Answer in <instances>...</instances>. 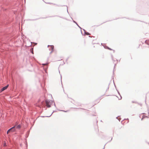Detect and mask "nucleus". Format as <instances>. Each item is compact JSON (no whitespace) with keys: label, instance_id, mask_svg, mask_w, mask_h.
<instances>
[{"label":"nucleus","instance_id":"obj_1","mask_svg":"<svg viewBox=\"0 0 149 149\" xmlns=\"http://www.w3.org/2000/svg\"><path fill=\"white\" fill-rule=\"evenodd\" d=\"M46 106L48 107H50L51 105L52 104L53 102L52 100H47L46 101Z\"/></svg>","mask_w":149,"mask_h":149},{"label":"nucleus","instance_id":"obj_2","mask_svg":"<svg viewBox=\"0 0 149 149\" xmlns=\"http://www.w3.org/2000/svg\"><path fill=\"white\" fill-rule=\"evenodd\" d=\"M8 85H7V86H6L4 87H3V88L1 90V91H2L4 90H5L8 87Z\"/></svg>","mask_w":149,"mask_h":149},{"label":"nucleus","instance_id":"obj_3","mask_svg":"<svg viewBox=\"0 0 149 149\" xmlns=\"http://www.w3.org/2000/svg\"><path fill=\"white\" fill-rule=\"evenodd\" d=\"M15 127H13L12 128H11L10 129H9V130H8L7 131V134H8L10 132V131L11 130H12L13 129H14V128H15Z\"/></svg>","mask_w":149,"mask_h":149},{"label":"nucleus","instance_id":"obj_4","mask_svg":"<svg viewBox=\"0 0 149 149\" xmlns=\"http://www.w3.org/2000/svg\"><path fill=\"white\" fill-rule=\"evenodd\" d=\"M14 127H15V128H16L18 129H19L20 128V126L19 125H17V126H15Z\"/></svg>","mask_w":149,"mask_h":149},{"label":"nucleus","instance_id":"obj_5","mask_svg":"<svg viewBox=\"0 0 149 149\" xmlns=\"http://www.w3.org/2000/svg\"><path fill=\"white\" fill-rule=\"evenodd\" d=\"M49 47L50 48H51V49L53 50V49H54V47L53 46H52V45H51V46H49Z\"/></svg>","mask_w":149,"mask_h":149},{"label":"nucleus","instance_id":"obj_6","mask_svg":"<svg viewBox=\"0 0 149 149\" xmlns=\"http://www.w3.org/2000/svg\"><path fill=\"white\" fill-rule=\"evenodd\" d=\"M83 31H84V32L86 34H87V35H89V33H86V32H85V30H84V29H83Z\"/></svg>","mask_w":149,"mask_h":149},{"label":"nucleus","instance_id":"obj_7","mask_svg":"<svg viewBox=\"0 0 149 149\" xmlns=\"http://www.w3.org/2000/svg\"><path fill=\"white\" fill-rule=\"evenodd\" d=\"M15 131V128H14V129H13V130H10V131H11V132H14Z\"/></svg>","mask_w":149,"mask_h":149},{"label":"nucleus","instance_id":"obj_8","mask_svg":"<svg viewBox=\"0 0 149 149\" xmlns=\"http://www.w3.org/2000/svg\"><path fill=\"white\" fill-rule=\"evenodd\" d=\"M79 28H81V27H80L79 26Z\"/></svg>","mask_w":149,"mask_h":149},{"label":"nucleus","instance_id":"obj_9","mask_svg":"<svg viewBox=\"0 0 149 149\" xmlns=\"http://www.w3.org/2000/svg\"><path fill=\"white\" fill-rule=\"evenodd\" d=\"M79 28H81V27H80L79 26Z\"/></svg>","mask_w":149,"mask_h":149},{"label":"nucleus","instance_id":"obj_10","mask_svg":"<svg viewBox=\"0 0 149 149\" xmlns=\"http://www.w3.org/2000/svg\"><path fill=\"white\" fill-rule=\"evenodd\" d=\"M79 28H81V27H80L79 26Z\"/></svg>","mask_w":149,"mask_h":149},{"label":"nucleus","instance_id":"obj_11","mask_svg":"<svg viewBox=\"0 0 149 149\" xmlns=\"http://www.w3.org/2000/svg\"><path fill=\"white\" fill-rule=\"evenodd\" d=\"M79 28H81V27H80L79 26Z\"/></svg>","mask_w":149,"mask_h":149},{"label":"nucleus","instance_id":"obj_12","mask_svg":"<svg viewBox=\"0 0 149 149\" xmlns=\"http://www.w3.org/2000/svg\"><path fill=\"white\" fill-rule=\"evenodd\" d=\"M5 144H4V146H5Z\"/></svg>","mask_w":149,"mask_h":149},{"label":"nucleus","instance_id":"obj_13","mask_svg":"<svg viewBox=\"0 0 149 149\" xmlns=\"http://www.w3.org/2000/svg\"><path fill=\"white\" fill-rule=\"evenodd\" d=\"M5 144H4V146H5Z\"/></svg>","mask_w":149,"mask_h":149}]
</instances>
